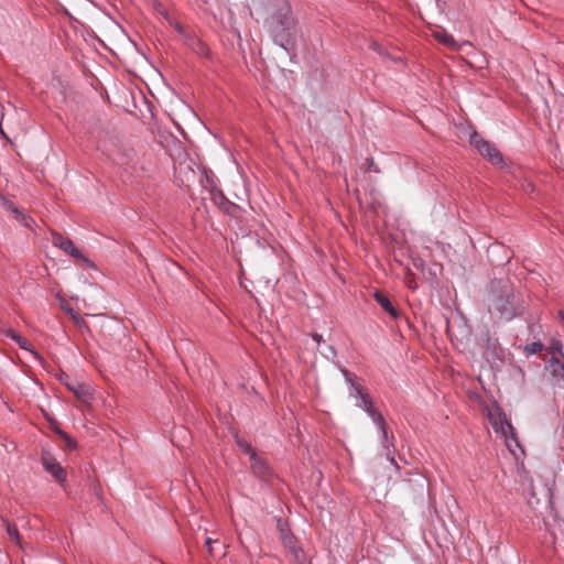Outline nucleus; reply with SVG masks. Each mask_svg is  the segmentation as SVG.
Masks as SVG:
<instances>
[{"mask_svg":"<svg viewBox=\"0 0 564 564\" xmlns=\"http://www.w3.org/2000/svg\"><path fill=\"white\" fill-rule=\"evenodd\" d=\"M558 316L564 322V312L563 311H560Z\"/></svg>","mask_w":564,"mask_h":564,"instance_id":"nucleus-36","label":"nucleus"},{"mask_svg":"<svg viewBox=\"0 0 564 564\" xmlns=\"http://www.w3.org/2000/svg\"><path fill=\"white\" fill-rule=\"evenodd\" d=\"M64 384L67 387L69 391L74 393V395L85 405H90L94 400V389L86 382L78 381L76 379H70L65 376L63 380Z\"/></svg>","mask_w":564,"mask_h":564,"instance_id":"nucleus-4","label":"nucleus"},{"mask_svg":"<svg viewBox=\"0 0 564 564\" xmlns=\"http://www.w3.org/2000/svg\"><path fill=\"white\" fill-rule=\"evenodd\" d=\"M551 366L554 372H557L558 369H564V365L554 356L551 358Z\"/></svg>","mask_w":564,"mask_h":564,"instance_id":"nucleus-24","label":"nucleus"},{"mask_svg":"<svg viewBox=\"0 0 564 564\" xmlns=\"http://www.w3.org/2000/svg\"><path fill=\"white\" fill-rule=\"evenodd\" d=\"M279 528H280V531H281V535H282V538H283V536H290V535L286 533V531H284V529H283V527H282V524H281V521H279Z\"/></svg>","mask_w":564,"mask_h":564,"instance_id":"nucleus-33","label":"nucleus"},{"mask_svg":"<svg viewBox=\"0 0 564 564\" xmlns=\"http://www.w3.org/2000/svg\"><path fill=\"white\" fill-rule=\"evenodd\" d=\"M313 339L317 343L318 346L323 341V337L319 334H313Z\"/></svg>","mask_w":564,"mask_h":564,"instance_id":"nucleus-30","label":"nucleus"},{"mask_svg":"<svg viewBox=\"0 0 564 564\" xmlns=\"http://www.w3.org/2000/svg\"><path fill=\"white\" fill-rule=\"evenodd\" d=\"M237 444L250 457H251V453H254L252 447H251V445L248 442H246L243 440H240V438H237Z\"/></svg>","mask_w":564,"mask_h":564,"instance_id":"nucleus-20","label":"nucleus"},{"mask_svg":"<svg viewBox=\"0 0 564 564\" xmlns=\"http://www.w3.org/2000/svg\"><path fill=\"white\" fill-rule=\"evenodd\" d=\"M279 528H280V531H281V535H282V538H283V536H290V535L286 533V531H284V529H283V527H282V524H281V521H279Z\"/></svg>","mask_w":564,"mask_h":564,"instance_id":"nucleus-32","label":"nucleus"},{"mask_svg":"<svg viewBox=\"0 0 564 564\" xmlns=\"http://www.w3.org/2000/svg\"><path fill=\"white\" fill-rule=\"evenodd\" d=\"M6 530H7L8 534L10 535V538H11L12 540H14V541H15V543H17L21 549H23L24 546H23V543H22V540H21V536H20V534H19L18 529H17L13 524H11V523H9V522H6Z\"/></svg>","mask_w":564,"mask_h":564,"instance_id":"nucleus-15","label":"nucleus"},{"mask_svg":"<svg viewBox=\"0 0 564 564\" xmlns=\"http://www.w3.org/2000/svg\"><path fill=\"white\" fill-rule=\"evenodd\" d=\"M67 314L70 316L73 323L82 328V329H86L88 330L89 327L87 325V323L84 321V318L78 314L76 313L73 308H67Z\"/></svg>","mask_w":564,"mask_h":564,"instance_id":"nucleus-14","label":"nucleus"},{"mask_svg":"<svg viewBox=\"0 0 564 564\" xmlns=\"http://www.w3.org/2000/svg\"><path fill=\"white\" fill-rule=\"evenodd\" d=\"M268 32L273 42L285 51L294 50L296 45L297 20L293 15L288 0H275L274 10L265 20Z\"/></svg>","mask_w":564,"mask_h":564,"instance_id":"nucleus-1","label":"nucleus"},{"mask_svg":"<svg viewBox=\"0 0 564 564\" xmlns=\"http://www.w3.org/2000/svg\"><path fill=\"white\" fill-rule=\"evenodd\" d=\"M370 48L373 50L375 52L379 53V54H383L382 47L377 42H372L370 44Z\"/></svg>","mask_w":564,"mask_h":564,"instance_id":"nucleus-29","label":"nucleus"},{"mask_svg":"<svg viewBox=\"0 0 564 564\" xmlns=\"http://www.w3.org/2000/svg\"><path fill=\"white\" fill-rule=\"evenodd\" d=\"M319 351L327 359H332L336 356V351L332 346H325L322 349H319Z\"/></svg>","mask_w":564,"mask_h":564,"instance_id":"nucleus-21","label":"nucleus"},{"mask_svg":"<svg viewBox=\"0 0 564 564\" xmlns=\"http://www.w3.org/2000/svg\"><path fill=\"white\" fill-rule=\"evenodd\" d=\"M214 542H215V541H214L212 538H207V539L205 540V545H206L207 551H208V553H209L210 555H213V554H214V549H213V543H214Z\"/></svg>","mask_w":564,"mask_h":564,"instance_id":"nucleus-27","label":"nucleus"},{"mask_svg":"<svg viewBox=\"0 0 564 564\" xmlns=\"http://www.w3.org/2000/svg\"><path fill=\"white\" fill-rule=\"evenodd\" d=\"M283 543L293 551L295 558H300V554H299L300 552L297 550H295L293 546V538L292 536H283Z\"/></svg>","mask_w":564,"mask_h":564,"instance_id":"nucleus-22","label":"nucleus"},{"mask_svg":"<svg viewBox=\"0 0 564 564\" xmlns=\"http://www.w3.org/2000/svg\"><path fill=\"white\" fill-rule=\"evenodd\" d=\"M185 44L198 56L210 58V50L196 34H186Z\"/></svg>","mask_w":564,"mask_h":564,"instance_id":"nucleus-9","label":"nucleus"},{"mask_svg":"<svg viewBox=\"0 0 564 564\" xmlns=\"http://www.w3.org/2000/svg\"><path fill=\"white\" fill-rule=\"evenodd\" d=\"M61 436L65 440L66 445H67L68 447L74 448V447L76 446L75 442H74V441H73V440H72L67 434H65V433H61Z\"/></svg>","mask_w":564,"mask_h":564,"instance_id":"nucleus-26","label":"nucleus"},{"mask_svg":"<svg viewBox=\"0 0 564 564\" xmlns=\"http://www.w3.org/2000/svg\"><path fill=\"white\" fill-rule=\"evenodd\" d=\"M375 297L377 300V302L389 313L391 314L392 316H397V312L394 310V307L392 306L391 302L389 301V299L383 294V293H380V292H376L375 293Z\"/></svg>","mask_w":564,"mask_h":564,"instance_id":"nucleus-11","label":"nucleus"},{"mask_svg":"<svg viewBox=\"0 0 564 564\" xmlns=\"http://www.w3.org/2000/svg\"><path fill=\"white\" fill-rule=\"evenodd\" d=\"M53 247H74L73 241L68 238H64L62 235L51 231Z\"/></svg>","mask_w":564,"mask_h":564,"instance_id":"nucleus-12","label":"nucleus"},{"mask_svg":"<svg viewBox=\"0 0 564 564\" xmlns=\"http://www.w3.org/2000/svg\"><path fill=\"white\" fill-rule=\"evenodd\" d=\"M435 36H436V39H438V41L441 43H443L447 46L454 47L456 44L454 37L449 34L444 33L443 35H441L440 33H436Z\"/></svg>","mask_w":564,"mask_h":564,"instance_id":"nucleus-16","label":"nucleus"},{"mask_svg":"<svg viewBox=\"0 0 564 564\" xmlns=\"http://www.w3.org/2000/svg\"><path fill=\"white\" fill-rule=\"evenodd\" d=\"M352 394L357 398V405L362 408L373 420V422L379 426L382 437L387 438V431L384 427V420L380 413H378L372 402L357 388L352 387Z\"/></svg>","mask_w":564,"mask_h":564,"instance_id":"nucleus-5","label":"nucleus"},{"mask_svg":"<svg viewBox=\"0 0 564 564\" xmlns=\"http://www.w3.org/2000/svg\"><path fill=\"white\" fill-rule=\"evenodd\" d=\"M4 334H6V336L10 337L12 340H15V337H18L20 335L12 328L4 330Z\"/></svg>","mask_w":564,"mask_h":564,"instance_id":"nucleus-28","label":"nucleus"},{"mask_svg":"<svg viewBox=\"0 0 564 564\" xmlns=\"http://www.w3.org/2000/svg\"><path fill=\"white\" fill-rule=\"evenodd\" d=\"M492 424L496 432L501 433L506 437L509 449L516 454L511 441L514 443L516 447H519V443L516 438V431L511 423L506 420V417H499V421H494Z\"/></svg>","mask_w":564,"mask_h":564,"instance_id":"nucleus-7","label":"nucleus"},{"mask_svg":"<svg viewBox=\"0 0 564 564\" xmlns=\"http://www.w3.org/2000/svg\"><path fill=\"white\" fill-rule=\"evenodd\" d=\"M65 251H69V256L73 257L76 260H80L86 262L87 264H90L88 259L85 257V254L82 252L80 249H64Z\"/></svg>","mask_w":564,"mask_h":564,"instance_id":"nucleus-17","label":"nucleus"},{"mask_svg":"<svg viewBox=\"0 0 564 564\" xmlns=\"http://www.w3.org/2000/svg\"><path fill=\"white\" fill-rule=\"evenodd\" d=\"M524 349L529 355H533V354L540 352L543 349V345L538 341L531 343V344L527 345Z\"/></svg>","mask_w":564,"mask_h":564,"instance_id":"nucleus-19","label":"nucleus"},{"mask_svg":"<svg viewBox=\"0 0 564 564\" xmlns=\"http://www.w3.org/2000/svg\"><path fill=\"white\" fill-rule=\"evenodd\" d=\"M1 204L3 208L11 214V216L20 223L23 227L33 230V227L36 225L35 220L28 214L23 213L19 209L18 206L12 200L1 198Z\"/></svg>","mask_w":564,"mask_h":564,"instance_id":"nucleus-6","label":"nucleus"},{"mask_svg":"<svg viewBox=\"0 0 564 564\" xmlns=\"http://www.w3.org/2000/svg\"><path fill=\"white\" fill-rule=\"evenodd\" d=\"M414 265H415L416 268L423 269V262H422L421 260H419V261H416V260H415V261H414Z\"/></svg>","mask_w":564,"mask_h":564,"instance_id":"nucleus-34","label":"nucleus"},{"mask_svg":"<svg viewBox=\"0 0 564 564\" xmlns=\"http://www.w3.org/2000/svg\"><path fill=\"white\" fill-rule=\"evenodd\" d=\"M42 465L44 469L55 478L56 481H65V470L61 467L59 463L48 452H43Z\"/></svg>","mask_w":564,"mask_h":564,"instance_id":"nucleus-8","label":"nucleus"},{"mask_svg":"<svg viewBox=\"0 0 564 564\" xmlns=\"http://www.w3.org/2000/svg\"><path fill=\"white\" fill-rule=\"evenodd\" d=\"M14 341L20 346V348H22L26 351H30L34 356L35 359L42 360L41 356L36 351L33 350V346L26 338L19 335L18 337H15Z\"/></svg>","mask_w":564,"mask_h":564,"instance_id":"nucleus-13","label":"nucleus"},{"mask_svg":"<svg viewBox=\"0 0 564 564\" xmlns=\"http://www.w3.org/2000/svg\"><path fill=\"white\" fill-rule=\"evenodd\" d=\"M406 283H408L409 288H412V289L415 288V285L413 284V281H408Z\"/></svg>","mask_w":564,"mask_h":564,"instance_id":"nucleus-35","label":"nucleus"},{"mask_svg":"<svg viewBox=\"0 0 564 564\" xmlns=\"http://www.w3.org/2000/svg\"><path fill=\"white\" fill-rule=\"evenodd\" d=\"M170 23H171V25H173V26H174L175 31H176L178 34H181V35H183V36L185 37V35H186L187 33L185 32V29H184V26H183L181 23H178V22H176V21H174V22L170 21Z\"/></svg>","mask_w":564,"mask_h":564,"instance_id":"nucleus-25","label":"nucleus"},{"mask_svg":"<svg viewBox=\"0 0 564 564\" xmlns=\"http://www.w3.org/2000/svg\"><path fill=\"white\" fill-rule=\"evenodd\" d=\"M61 308L67 313V308H72L64 300H61Z\"/></svg>","mask_w":564,"mask_h":564,"instance_id":"nucleus-31","label":"nucleus"},{"mask_svg":"<svg viewBox=\"0 0 564 564\" xmlns=\"http://www.w3.org/2000/svg\"><path fill=\"white\" fill-rule=\"evenodd\" d=\"M549 349L552 355L560 354L562 357H564L562 351V344L558 339H552Z\"/></svg>","mask_w":564,"mask_h":564,"instance_id":"nucleus-18","label":"nucleus"},{"mask_svg":"<svg viewBox=\"0 0 564 564\" xmlns=\"http://www.w3.org/2000/svg\"><path fill=\"white\" fill-rule=\"evenodd\" d=\"M199 184L202 186L203 200L208 198L215 206L226 214H230L231 210L236 208V205L231 203L218 187L217 178L210 170L205 167L202 170Z\"/></svg>","mask_w":564,"mask_h":564,"instance_id":"nucleus-2","label":"nucleus"},{"mask_svg":"<svg viewBox=\"0 0 564 564\" xmlns=\"http://www.w3.org/2000/svg\"><path fill=\"white\" fill-rule=\"evenodd\" d=\"M366 163H367V169H366L367 171H373L375 173H380V169L375 163L373 158H368Z\"/></svg>","mask_w":564,"mask_h":564,"instance_id":"nucleus-23","label":"nucleus"},{"mask_svg":"<svg viewBox=\"0 0 564 564\" xmlns=\"http://www.w3.org/2000/svg\"><path fill=\"white\" fill-rule=\"evenodd\" d=\"M469 142L475 149H477V151L482 156H486L494 165L503 164V159L499 150L488 140H485L477 131H473L470 133Z\"/></svg>","mask_w":564,"mask_h":564,"instance_id":"nucleus-3","label":"nucleus"},{"mask_svg":"<svg viewBox=\"0 0 564 564\" xmlns=\"http://www.w3.org/2000/svg\"><path fill=\"white\" fill-rule=\"evenodd\" d=\"M251 467L258 475H265L268 466L263 459H261L256 453H251Z\"/></svg>","mask_w":564,"mask_h":564,"instance_id":"nucleus-10","label":"nucleus"}]
</instances>
